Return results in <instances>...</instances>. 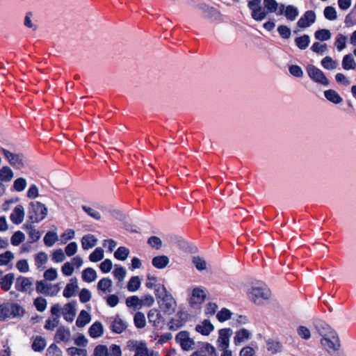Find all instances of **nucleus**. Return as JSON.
I'll list each match as a JSON object with an SVG mask.
<instances>
[{"instance_id":"nucleus-34","label":"nucleus","mask_w":356,"mask_h":356,"mask_svg":"<svg viewBox=\"0 0 356 356\" xmlns=\"http://www.w3.org/2000/svg\"><path fill=\"white\" fill-rule=\"evenodd\" d=\"M10 318L22 317L24 314V308L17 303L9 302Z\"/></svg>"},{"instance_id":"nucleus-62","label":"nucleus","mask_w":356,"mask_h":356,"mask_svg":"<svg viewBox=\"0 0 356 356\" xmlns=\"http://www.w3.org/2000/svg\"><path fill=\"white\" fill-rule=\"evenodd\" d=\"M265 8L270 13H275L277 8H280L278 3L275 0H264Z\"/></svg>"},{"instance_id":"nucleus-41","label":"nucleus","mask_w":356,"mask_h":356,"mask_svg":"<svg viewBox=\"0 0 356 356\" xmlns=\"http://www.w3.org/2000/svg\"><path fill=\"white\" fill-rule=\"evenodd\" d=\"M192 264L199 271H202L207 269V263L206 260L199 256H194L192 258Z\"/></svg>"},{"instance_id":"nucleus-15","label":"nucleus","mask_w":356,"mask_h":356,"mask_svg":"<svg viewBox=\"0 0 356 356\" xmlns=\"http://www.w3.org/2000/svg\"><path fill=\"white\" fill-rule=\"evenodd\" d=\"M24 216L25 211L24 207L18 204L12 211L10 219L13 224L19 225L23 222Z\"/></svg>"},{"instance_id":"nucleus-9","label":"nucleus","mask_w":356,"mask_h":356,"mask_svg":"<svg viewBox=\"0 0 356 356\" xmlns=\"http://www.w3.org/2000/svg\"><path fill=\"white\" fill-rule=\"evenodd\" d=\"M332 336V337L322 338L321 340L322 346L330 354H334L337 353L340 347V342L337 334L334 333Z\"/></svg>"},{"instance_id":"nucleus-10","label":"nucleus","mask_w":356,"mask_h":356,"mask_svg":"<svg viewBox=\"0 0 356 356\" xmlns=\"http://www.w3.org/2000/svg\"><path fill=\"white\" fill-rule=\"evenodd\" d=\"M175 339L184 350L188 351L194 348L195 342L186 331L179 332L177 334Z\"/></svg>"},{"instance_id":"nucleus-14","label":"nucleus","mask_w":356,"mask_h":356,"mask_svg":"<svg viewBox=\"0 0 356 356\" xmlns=\"http://www.w3.org/2000/svg\"><path fill=\"white\" fill-rule=\"evenodd\" d=\"M76 302L72 301L64 305L62 308L63 318L68 322H72L76 316Z\"/></svg>"},{"instance_id":"nucleus-63","label":"nucleus","mask_w":356,"mask_h":356,"mask_svg":"<svg viewBox=\"0 0 356 356\" xmlns=\"http://www.w3.org/2000/svg\"><path fill=\"white\" fill-rule=\"evenodd\" d=\"M67 353L70 356H86L87 350L86 349L78 348L76 347L69 348L67 350Z\"/></svg>"},{"instance_id":"nucleus-4","label":"nucleus","mask_w":356,"mask_h":356,"mask_svg":"<svg viewBox=\"0 0 356 356\" xmlns=\"http://www.w3.org/2000/svg\"><path fill=\"white\" fill-rule=\"evenodd\" d=\"M162 291L164 293L163 296L161 293L156 295L159 298L158 303L159 307L163 312L172 314L175 312L176 301L170 293H167L165 289Z\"/></svg>"},{"instance_id":"nucleus-36","label":"nucleus","mask_w":356,"mask_h":356,"mask_svg":"<svg viewBox=\"0 0 356 356\" xmlns=\"http://www.w3.org/2000/svg\"><path fill=\"white\" fill-rule=\"evenodd\" d=\"M90 315L86 311L82 310L76 321V325L79 327H83L90 321Z\"/></svg>"},{"instance_id":"nucleus-50","label":"nucleus","mask_w":356,"mask_h":356,"mask_svg":"<svg viewBox=\"0 0 356 356\" xmlns=\"http://www.w3.org/2000/svg\"><path fill=\"white\" fill-rule=\"evenodd\" d=\"M347 40L348 38L341 33H339L337 35L335 45L339 51H341L346 48Z\"/></svg>"},{"instance_id":"nucleus-26","label":"nucleus","mask_w":356,"mask_h":356,"mask_svg":"<svg viewBox=\"0 0 356 356\" xmlns=\"http://www.w3.org/2000/svg\"><path fill=\"white\" fill-rule=\"evenodd\" d=\"M157 278L153 275H148L147 278V282L145 285L149 289H154L156 291V295H158L160 291H165V287L160 284H156Z\"/></svg>"},{"instance_id":"nucleus-31","label":"nucleus","mask_w":356,"mask_h":356,"mask_svg":"<svg viewBox=\"0 0 356 356\" xmlns=\"http://www.w3.org/2000/svg\"><path fill=\"white\" fill-rule=\"evenodd\" d=\"M14 177V173L8 166H3L0 169V181L2 182H9Z\"/></svg>"},{"instance_id":"nucleus-33","label":"nucleus","mask_w":356,"mask_h":356,"mask_svg":"<svg viewBox=\"0 0 356 356\" xmlns=\"http://www.w3.org/2000/svg\"><path fill=\"white\" fill-rule=\"evenodd\" d=\"M324 95L325 98L333 104H338L343 101L341 97L334 90H327L324 92Z\"/></svg>"},{"instance_id":"nucleus-25","label":"nucleus","mask_w":356,"mask_h":356,"mask_svg":"<svg viewBox=\"0 0 356 356\" xmlns=\"http://www.w3.org/2000/svg\"><path fill=\"white\" fill-rule=\"evenodd\" d=\"M97 243V238L92 234L84 235L81 238V246L85 250L94 248Z\"/></svg>"},{"instance_id":"nucleus-18","label":"nucleus","mask_w":356,"mask_h":356,"mask_svg":"<svg viewBox=\"0 0 356 356\" xmlns=\"http://www.w3.org/2000/svg\"><path fill=\"white\" fill-rule=\"evenodd\" d=\"M147 318L149 323L156 327L161 326L164 321L160 312L156 309L149 310L147 314Z\"/></svg>"},{"instance_id":"nucleus-32","label":"nucleus","mask_w":356,"mask_h":356,"mask_svg":"<svg viewBox=\"0 0 356 356\" xmlns=\"http://www.w3.org/2000/svg\"><path fill=\"white\" fill-rule=\"evenodd\" d=\"M90 336L92 338H98L103 334V325L99 322L96 321L89 328Z\"/></svg>"},{"instance_id":"nucleus-43","label":"nucleus","mask_w":356,"mask_h":356,"mask_svg":"<svg viewBox=\"0 0 356 356\" xmlns=\"http://www.w3.org/2000/svg\"><path fill=\"white\" fill-rule=\"evenodd\" d=\"M44 243L47 247L53 246L58 241V235L56 232H48L44 237Z\"/></svg>"},{"instance_id":"nucleus-29","label":"nucleus","mask_w":356,"mask_h":356,"mask_svg":"<svg viewBox=\"0 0 356 356\" xmlns=\"http://www.w3.org/2000/svg\"><path fill=\"white\" fill-rule=\"evenodd\" d=\"M112 280L108 277L101 279L97 283V289L104 293H111L112 291Z\"/></svg>"},{"instance_id":"nucleus-16","label":"nucleus","mask_w":356,"mask_h":356,"mask_svg":"<svg viewBox=\"0 0 356 356\" xmlns=\"http://www.w3.org/2000/svg\"><path fill=\"white\" fill-rule=\"evenodd\" d=\"M78 289V280L76 277H72L70 280L69 282L66 284L63 290V296L66 298L73 297L76 295Z\"/></svg>"},{"instance_id":"nucleus-3","label":"nucleus","mask_w":356,"mask_h":356,"mask_svg":"<svg viewBox=\"0 0 356 356\" xmlns=\"http://www.w3.org/2000/svg\"><path fill=\"white\" fill-rule=\"evenodd\" d=\"M1 151L8 163L15 168L20 170L29 165V161L24 154H14L4 148H1Z\"/></svg>"},{"instance_id":"nucleus-40","label":"nucleus","mask_w":356,"mask_h":356,"mask_svg":"<svg viewBox=\"0 0 356 356\" xmlns=\"http://www.w3.org/2000/svg\"><path fill=\"white\" fill-rule=\"evenodd\" d=\"M13 280L14 275L13 273L6 274L1 279L0 285L3 290L8 291L10 289Z\"/></svg>"},{"instance_id":"nucleus-21","label":"nucleus","mask_w":356,"mask_h":356,"mask_svg":"<svg viewBox=\"0 0 356 356\" xmlns=\"http://www.w3.org/2000/svg\"><path fill=\"white\" fill-rule=\"evenodd\" d=\"M214 330L213 325L208 319H204L196 325L195 330L202 335L207 336Z\"/></svg>"},{"instance_id":"nucleus-48","label":"nucleus","mask_w":356,"mask_h":356,"mask_svg":"<svg viewBox=\"0 0 356 356\" xmlns=\"http://www.w3.org/2000/svg\"><path fill=\"white\" fill-rule=\"evenodd\" d=\"M134 324L138 328H143L146 325V320L144 314L140 312L136 313L134 318Z\"/></svg>"},{"instance_id":"nucleus-28","label":"nucleus","mask_w":356,"mask_h":356,"mask_svg":"<svg viewBox=\"0 0 356 356\" xmlns=\"http://www.w3.org/2000/svg\"><path fill=\"white\" fill-rule=\"evenodd\" d=\"M170 259L165 255H159L152 259V265L158 269H163L168 266Z\"/></svg>"},{"instance_id":"nucleus-19","label":"nucleus","mask_w":356,"mask_h":356,"mask_svg":"<svg viewBox=\"0 0 356 356\" xmlns=\"http://www.w3.org/2000/svg\"><path fill=\"white\" fill-rule=\"evenodd\" d=\"M251 336L252 333L250 331L245 328H241L235 332L234 343L236 346H238L249 340Z\"/></svg>"},{"instance_id":"nucleus-5","label":"nucleus","mask_w":356,"mask_h":356,"mask_svg":"<svg viewBox=\"0 0 356 356\" xmlns=\"http://www.w3.org/2000/svg\"><path fill=\"white\" fill-rule=\"evenodd\" d=\"M127 348L134 353V356H152V352L147 348V343L143 341L129 340L127 341Z\"/></svg>"},{"instance_id":"nucleus-13","label":"nucleus","mask_w":356,"mask_h":356,"mask_svg":"<svg viewBox=\"0 0 356 356\" xmlns=\"http://www.w3.org/2000/svg\"><path fill=\"white\" fill-rule=\"evenodd\" d=\"M278 15L284 14L287 19L294 21L299 15V11L296 7L292 5L284 6V5H280V10Z\"/></svg>"},{"instance_id":"nucleus-38","label":"nucleus","mask_w":356,"mask_h":356,"mask_svg":"<svg viewBox=\"0 0 356 356\" xmlns=\"http://www.w3.org/2000/svg\"><path fill=\"white\" fill-rule=\"evenodd\" d=\"M343 68L346 70H354L356 67V63L352 54L344 56L342 60Z\"/></svg>"},{"instance_id":"nucleus-8","label":"nucleus","mask_w":356,"mask_h":356,"mask_svg":"<svg viewBox=\"0 0 356 356\" xmlns=\"http://www.w3.org/2000/svg\"><path fill=\"white\" fill-rule=\"evenodd\" d=\"M308 76L316 83L327 86L330 83L324 73L318 68L312 65L307 67Z\"/></svg>"},{"instance_id":"nucleus-64","label":"nucleus","mask_w":356,"mask_h":356,"mask_svg":"<svg viewBox=\"0 0 356 356\" xmlns=\"http://www.w3.org/2000/svg\"><path fill=\"white\" fill-rule=\"evenodd\" d=\"M47 356H62V351L56 345H51L47 350Z\"/></svg>"},{"instance_id":"nucleus-42","label":"nucleus","mask_w":356,"mask_h":356,"mask_svg":"<svg viewBox=\"0 0 356 356\" xmlns=\"http://www.w3.org/2000/svg\"><path fill=\"white\" fill-rule=\"evenodd\" d=\"M296 44L300 49H305L308 47L310 42V38L308 35H303L295 39Z\"/></svg>"},{"instance_id":"nucleus-37","label":"nucleus","mask_w":356,"mask_h":356,"mask_svg":"<svg viewBox=\"0 0 356 356\" xmlns=\"http://www.w3.org/2000/svg\"><path fill=\"white\" fill-rule=\"evenodd\" d=\"M250 10H251L252 17L256 21H262L267 16L266 11L261 7V6Z\"/></svg>"},{"instance_id":"nucleus-56","label":"nucleus","mask_w":356,"mask_h":356,"mask_svg":"<svg viewBox=\"0 0 356 356\" xmlns=\"http://www.w3.org/2000/svg\"><path fill=\"white\" fill-rule=\"evenodd\" d=\"M27 186L26 180L23 177L17 178L13 183V188L17 192L23 191Z\"/></svg>"},{"instance_id":"nucleus-23","label":"nucleus","mask_w":356,"mask_h":356,"mask_svg":"<svg viewBox=\"0 0 356 356\" xmlns=\"http://www.w3.org/2000/svg\"><path fill=\"white\" fill-rule=\"evenodd\" d=\"M71 333L69 328L60 327L55 334L54 340L57 343L61 341H68L70 339Z\"/></svg>"},{"instance_id":"nucleus-44","label":"nucleus","mask_w":356,"mask_h":356,"mask_svg":"<svg viewBox=\"0 0 356 356\" xmlns=\"http://www.w3.org/2000/svg\"><path fill=\"white\" fill-rule=\"evenodd\" d=\"M126 305L129 307H134L135 309H141V301L136 296L129 297L126 299Z\"/></svg>"},{"instance_id":"nucleus-39","label":"nucleus","mask_w":356,"mask_h":356,"mask_svg":"<svg viewBox=\"0 0 356 356\" xmlns=\"http://www.w3.org/2000/svg\"><path fill=\"white\" fill-rule=\"evenodd\" d=\"M47 261L48 255L44 252H40L35 256V266L38 269H43Z\"/></svg>"},{"instance_id":"nucleus-35","label":"nucleus","mask_w":356,"mask_h":356,"mask_svg":"<svg viewBox=\"0 0 356 356\" xmlns=\"http://www.w3.org/2000/svg\"><path fill=\"white\" fill-rule=\"evenodd\" d=\"M97 273L92 268H86L82 272V279L86 282H92L97 279Z\"/></svg>"},{"instance_id":"nucleus-7","label":"nucleus","mask_w":356,"mask_h":356,"mask_svg":"<svg viewBox=\"0 0 356 356\" xmlns=\"http://www.w3.org/2000/svg\"><path fill=\"white\" fill-rule=\"evenodd\" d=\"M94 356H122L121 348L116 344H112L109 349L104 345H98L94 350Z\"/></svg>"},{"instance_id":"nucleus-59","label":"nucleus","mask_w":356,"mask_h":356,"mask_svg":"<svg viewBox=\"0 0 356 356\" xmlns=\"http://www.w3.org/2000/svg\"><path fill=\"white\" fill-rule=\"evenodd\" d=\"M43 276L45 281H54L58 277L57 270L54 268H50L44 272Z\"/></svg>"},{"instance_id":"nucleus-54","label":"nucleus","mask_w":356,"mask_h":356,"mask_svg":"<svg viewBox=\"0 0 356 356\" xmlns=\"http://www.w3.org/2000/svg\"><path fill=\"white\" fill-rule=\"evenodd\" d=\"M65 254L62 249H57L53 252L51 259L54 263H61L66 259Z\"/></svg>"},{"instance_id":"nucleus-60","label":"nucleus","mask_w":356,"mask_h":356,"mask_svg":"<svg viewBox=\"0 0 356 356\" xmlns=\"http://www.w3.org/2000/svg\"><path fill=\"white\" fill-rule=\"evenodd\" d=\"M315 38L321 41L327 40L331 38V33L327 29H321L315 32Z\"/></svg>"},{"instance_id":"nucleus-47","label":"nucleus","mask_w":356,"mask_h":356,"mask_svg":"<svg viewBox=\"0 0 356 356\" xmlns=\"http://www.w3.org/2000/svg\"><path fill=\"white\" fill-rule=\"evenodd\" d=\"M46 341L41 337H36L33 342L32 348L35 351L40 352L44 349Z\"/></svg>"},{"instance_id":"nucleus-2","label":"nucleus","mask_w":356,"mask_h":356,"mask_svg":"<svg viewBox=\"0 0 356 356\" xmlns=\"http://www.w3.org/2000/svg\"><path fill=\"white\" fill-rule=\"evenodd\" d=\"M28 214L31 222H38L47 216V209L40 202H31L29 204Z\"/></svg>"},{"instance_id":"nucleus-17","label":"nucleus","mask_w":356,"mask_h":356,"mask_svg":"<svg viewBox=\"0 0 356 356\" xmlns=\"http://www.w3.org/2000/svg\"><path fill=\"white\" fill-rule=\"evenodd\" d=\"M316 20L315 13L312 10H307L298 21V26L302 29L310 26Z\"/></svg>"},{"instance_id":"nucleus-51","label":"nucleus","mask_w":356,"mask_h":356,"mask_svg":"<svg viewBox=\"0 0 356 356\" xmlns=\"http://www.w3.org/2000/svg\"><path fill=\"white\" fill-rule=\"evenodd\" d=\"M104 258V250L102 248H97L89 256L92 262H98Z\"/></svg>"},{"instance_id":"nucleus-22","label":"nucleus","mask_w":356,"mask_h":356,"mask_svg":"<svg viewBox=\"0 0 356 356\" xmlns=\"http://www.w3.org/2000/svg\"><path fill=\"white\" fill-rule=\"evenodd\" d=\"M202 10L204 17L211 21H216L220 18V14L218 10L213 7L204 5L202 6Z\"/></svg>"},{"instance_id":"nucleus-61","label":"nucleus","mask_w":356,"mask_h":356,"mask_svg":"<svg viewBox=\"0 0 356 356\" xmlns=\"http://www.w3.org/2000/svg\"><path fill=\"white\" fill-rule=\"evenodd\" d=\"M297 333L300 338L305 340H308L311 337L309 329L303 325H300L297 328Z\"/></svg>"},{"instance_id":"nucleus-1","label":"nucleus","mask_w":356,"mask_h":356,"mask_svg":"<svg viewBox=\"0 0 356 356\" xmlns=\"http://www.w3.org/2000/svg\"><path fill=\"white\" fill-rule=\"evenodd\" d=\"M249 298L256 305H261L270 299L271 291L264 283L253 285L248 293Z\"/></svg>"},{"instance_id":"nucleus-52","label":"nucleus","mask_w":356,"mask_h":356,"mask_svg":"<svg viewBox=\"0 0 356 356\" xmlns=\"http://www.w3.org/2000/svg\"><path fill=\"white\" fill-rule=\"evenodd\" d=\"M140 286V280L139 277H132L127 284V289L129 291L134 292L137 291Z\"/></svg>"},{"instance_id":"nucleus-6","label":"nucleus","mask_w":356,"mask_h":356,"mask_svg":"<svg viewBox=\"0 0 356 356\" xmlns=\"http://www.w3.org/2000/svg\"><path fill=\"white\" fill-rule=\"evenodd\" d=\"M60 283L52 284L44 280L38 281L36 282V291L38 293L47 296H55L60 290Z\"/></svg>"},{"instance_id":"nucleus-49","label":"nucleus","mask_w":356,"mask_h":356,"mask_svg":"<svg viewBox=\"0 0 356 356\" xmlns=\"http://www.w3.org/2000/svg\"><path fill=\"white\" fill-rule=\"evenodd\" d=\"M129 254V249L124 246H121L115 252L114 257L118 260L124 261L128 257Z\"/></svg>"},{"instance_id":"nucleus-53","label":"nucleus","mask_w":356,"mask_h":356,"mask_svg":"<svg viewBox=\"0 0 356 356\" xmlns=\"http://www.w3.org/2000/svg\"><path fill=\"white\" fill-rule=\"evenodd\" d=\"M344 22L346 26H352L356 24V6L346 15Z\"/></svg>"},{"instance_id":"nucleus-46","label":"nucleus","mask_w":356,"mask_h":356,"mask_svg":"<svg viewBox=\"0 0 356 356\" xmlns=\"http://www.w3.org/2000/svg\"><path fill=\"white\" fill-rule=\"evenodd\" d=\"M25 240V235L21 231L15 232L10 238L11 244L14 246H18Z\"/></svg>"},{"instance_id":"nucleus-12","label":"nucleus","mask_w":356,"mask_h":356,"mask_svg":"<svg viewBox=\"0 0 356 356\" xmlns=\"http://www.w3.org/2000/svg\"><path fill=\"white\" fill-rule=\"evenodd\" d=\"M33 278L19 276L15 282V289L22 292L31 293L33 290Z\"/></svg>"},{"instance_id":"nucleus-30","label":"nucleus","mask_w":356,"mask_h":356,"mask_svg":"<svg viewBox=\"0 0 356 356\" xmlns=\"http://www.w3.org/2000/svg\"><path fill=\"white\" fill-rule=\"evenodd\" d=\"M316 329L322 338L332 337V335L336 333V332L333 330L330 325L325 323L318 324L316 325Z\"/></svg>"},{"instance_id":"nucleus-27","label":"nucleus","mask_w":356,"mask_h":356,"mask_svg":"<svg viewBox=\"0 0 356 356\" xmlns=\"http://www.w3.org/2000/svg\"><path fill=\"white\" fill-rule=\"evenodd\" d=\"M191 356H216L215 348L209 343L204 345L199 350L194 352Z\"/></svg>"},{"instance_id":"nucleus-24","label":"nucleus","mask_w":356,"mask_h":356,"mask_svg":"<svg viewBox=\"0 0 356 356\" xmlns=\"http://www.w3.org/2000/svg\"><path fill=\"white\" fill-rule=\"evenodd\" d=\"M127 327V324L119 316H116L112 321L111 325V330L117 334H120L124 332Z\"/></svg>"},{"instance_id":"nucleus-55","label":"nucleus","mask_w":356,"mask_h":356,"mask_svg":"<svg viewBox=\"0 0 356 356\" xmlns=\"http://www.w3.org/2000/svg\"><path fill=\"white\" fill-rule=\"evenodd\" d=\"M232 313L227 308H222L216 314V318L220 322H224L232 317Z\"/></svg>"},{"instance_id":"nucleus-11","label":"nucleus","mask_w":356,"mask_h":356,"mask_svg":"<svg viewBox=\"0 0 356 356\" xmlns=\"http://www.w3.org/2000/svg\"><path fill=\"white\" fill-rule=\"evenodd\" d=\"M233 332L231 328H223L218 331L217 346L219 349H227L229 346V338Z\"/></svg>"},{"instance_id":"nucleus-57","label":"nucleus","mask_w":356,"mask_h":356,"mask_svg":"<svg viewBox=\"0 0 356 356\" xmlns=\"http://www.w3.org/2000/svg\"><path fill=\"white\" fill-rule=\"evenodd\" d=\"M325 17L330 21L335 20L337 18V14L335 8L332 6H327L323 11Z\"/></svg>"},{"instance_id":"nucleus-58","label":"nucleus","mask_w":356,"mask_h":356,"mask_svg":"<svg viewBox=\"0 0 356 356\" xmlns=\"http://www.w3.org/2000/svg\"><path fill=\"white\" fill-rule=\"evenodd\" d=\"M114 277L120 282H122L126 276L127 271L124 268L119 266H115V268L113 270Z\"/></svg>"},{"instance_id":"nucleus-45","label":"nucleus","mask_w":356,"mask_h":356,"mask_svg":"<svg viewBox=\"0 0 356 356\" xmlns=\"http://www.w3.org/2000/svg\"><path fill=\"white\" fill-rule=\"evenodd\" d=\"M322 66L327 70H334L336 69L338 66V62L337 60H333L330 56H325L321 60Z\"/></svg>"},{"instance_id":"nucleus-20","label":"nucleus","mask_w":356,"mask_h":356,"mask_svg":"<svg viewBox=\"0 0 356 356\" xmlns=\"http://www.w3.org/2000/svg\"><path fill=\"white\" fill-rule=\"evenodd\" d=\"M207 293L202 287H195L192 291L191 303L202 304L206 299Z\"/></svg>"}]
</instances>
